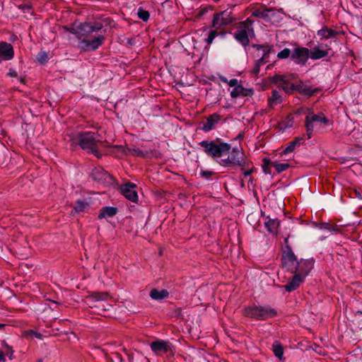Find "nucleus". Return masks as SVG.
Instances as JSON below:
<instances>
[{
	"instance_id": "41",
	"label": "nucleus",
	"mask_w": 362,
	"mask_h": 362,
	"mask_svg": "<svg viewBox=\"0 0 362 362\" xmlns=\"http://www.w3.org/2000/svg\"><path fill=\"white\" fill-rule=\"evenodd\" d=\"M264 64H265V62H263L262 59L256 60L255 66L251 71V73L255 76H257L259 73L260 66Z\"/></svg>"
},
{
	"instance_id": "22",
	"label": "nucleus",
	"mask_w": 362,
	"mask_h": 362,
	"mask_svg": "<svg viewBox=\"0 0 362 362\" xmlns=\"http://www.w3.org/2000/svg\"><path fill=\"white\" fill-rule=\"evenodd\" d=\"M118 209L115 206H104L100 210L98 218L103 219L107 217H113L117 214Z\"/></svg>"
},
{
	"instance_id": "55",
	"label": "nucleus",
	"mask_w": 362,
	"mask_h": 362,
	"mask_svg": "<svg viewBox=\"0 0 362 362\" xmlns=\"http://www.w3.org/2000/svg\"><path fill=\"white\" fill-rule=\"evenodd\" d=\"M221 81L223 82V83H228V80L227 78H224V77H221Z\"/></svg>"
},
{
	"instance_id": "23",
	"label": "nucleus",
	"mask_w": 362,
	"mask_h": 362,
	"mask_svg": "<svg viewBox=\"0 0 362 362\" xmlns=\"http://www.w3.org/2000/svg\"><path fill=\"white\" fill-rule=\"evenodd\" d=\"M328 54V50L321 49L319 47H315L310 50L309 57L313 60H317L327 57Z\"/></svg>"
},
{
	"instance_id": "17",
	"label": "nucleus",
	"mask_w": 362,
	"mask_h": 362,
	"mask_svg": "<svg viewBox=\"0 0 362 362\" xmlns=\"http://www.w3.org/2000/svg\"><path fill=\"white\" fill-rule=\"evenodd\" d=\"M13 46L6 42H0V59L10 60L13 58Z\"/></svg>"
},
{
	"instance_id": "52",
	"label": "nucleus",
	"mask_w": 362,
	"mask_h": 362,
	"mask_svg": "<svg viewBox=\"0 0 362 362\" xmlns=\"http://www.w3.org/2000/svg\"><path fill=\"white\" fill-rule=\"evenodd\" d=\"M355 193L356 194V196L360 199H362V193L359 192H357V191H355Z\"/></svg>"
},
{
	"instance_id": "25",
	"label": "nucleus",
	"mask_w": 362,
	"mask_h": 362,
	"mask_svg": "<svg viewBox=\"0 0 362 362\" xmlns=\"http://www.w3.org/2000/svg\"><path fill=\"white\" fill-rule=\"evenodd\" d=\"M338 35L337 30L329 28L327 26L323 27L322 29L317 31V35L320 37V39H329Z\"/></svg>"
},
{
	"instance_id": "35",
	"label": "nucleus",
	"mask_w": 362,
	"mask_h": 362,
	"mask_svg": "<svg viewBox=\"0 0 362 362\" xmlns=\"http://www.w3.org/2000/svg\"><path fill=\"white\" fill-rule=\"evenodd\" d=\"M272 8H267L263 10L257 9L252 12V16L265 19L269 17L268 13L272 11Z\"/></svg>"
},
{
	"instance_id": "15",
	"label": "nucleus",
	"mask_w": 362,
	"mask_h": 362,
	"mask_svg": "<svg viewBox=\"0 0 362 362\" xmlns=\"http://www.w3.org/2000/svg\"><path fill=\"white\" fill-rule=\"evenodd\" d=\"M252 47L254 48H256L257 50V57H259L258 59H262L263 62H268L269 60V56L271 52L272 51L273 46L264 44V45H257V44H252Z\"/></svg>"
},
{
	"instance_id": "32",
	"label": "nucleus",
	"mask_w": 362,
	"mask_h": 362,
	"mask_svg": "<svg viewBox=\"0 0 362 362\" xmlns=\"http://www.w3.org/2000/svg\"><path fill=\"white\" fill-rule=\"evenodd\" d=\"M226 33V30H222L221 29H216L214 28V30H211L209 31L207 38L205 40V41L207 42L208 45H210L212 43L214 38L221 35L223 36Z\"/></svg>"
},
{
	"instance_id": "53",
	"label": "nucleus",
	"mask_w": 362,
	"mask_h": 362,
	"mask_svg": "<svg viewBox=\"0 0 362 362\" xmlns=\"http://www.w3.org/2000/svg\"><path fill=\"white\" fill-rule=\"evenodd\" d=\"M22 8H23L30 9V8H31V6L28 5V4H26V5H24L23 7H22Z\"/></svg>"
},
{
	"instance_id": "36",
	"label": "nucleus",
	"mask_w": 362,
	"mask_h": 362,
	"mask_svg": "<svg viewBox=\"0 0 362 362\" xmlns=\"http://www.w3.org/2000/svg\"><path fill=\"white\" fill-rule=\"evenodd\" d=\"M314 122H312L309 118L307 117H305V126L306 128V134L308 136V139H310L311 136L313 134V130H314Z\"/></svg>"
},
{
	"instance_id": "44",
	"label": "nucleus",
	"mask_w": 362,
	"mask_h": 362,
	"mask_svg": "<svg viewBox=\"0 0 362 362\" xmlns=\"http://www.w3.org/2000/svg\"><path fill=\"white\" fill-rule=\"evenodd\" d=\"M37 60L41 64H44L47 60V54L45 52H41L37 55Z\"/></svg>"
},
{
	"instance_id": "54",
	"label": "nucleus",
	"mask_w": 362,
	"mask_h": 362,
	"mask_svg": "<svg viewBox=\"0 0 362 362\" xmlns=\"http://www.w3.org/2000/svg\"><path fill=\"white\" fill-rule=\"evenodd\" d=\"M320 225H321V227H320L321 228H326L327 224L322 223Z\"/></svg>"
},
{
	"instance_id": "26",
	"label": "nucleus",
	"mask_w": 362,
	"mask_h": 362,
	"mask_svg": "<svg viewBox=\"0 0 362 362\" xmlns=\"http://www.w3.org/2000/svg\"><path fill=\"white\" fill-rule=\"evenodd\" d=\"M128 151L131 155L142 158H151L154 156L152 150L142 151L139 148H128Z\"/></svg>"
},
{
	"instance_id": "57",
	"label": "nucleus",
	"mask_w": 362,
	"mask_h": 362,
	"mask_svg": "<svg viewBox=\"0 0 362 362\" xmlns=\"http://www.w3.org/2000/svg\"><path fill=\"white\" fill-rule=\"evenodd\" d=\"M37 362H42V359H39Z\"/></svg>"
},
{
	"instance_id": "12",
	"label": "nucleus",
	"mask_w": 362,
	"mask_h": 362,
	"mask_svg": "<svg viewBox=\"0 0 362 362\" xmlns=\"http://www.w3.org/2000/svg\"><path fill=\"white\" fill-rule=\"evenodd\" d=\"M136 185L128 182L120 186V192L124 197L129 201L136 203L138 201V194L136 191Z\"/></svg>"
},
{
	"instance_id": "2",
	"label": "nucleus",
	"mask_w": 362,
	"mask_h": 362,
	"mask_svg": "<svg viewBox=\"0 0 362 362\" xmlns=\"http://www.w3.org/2000/svg\"><path fill=\"white\" fill-rule=\"evenodd\" d=\"M98 134L92 132L78 133L70 140L71 146H79L81 149L88 153L93 154L98 158L102 157L99 152L98 144L100 141L97 138Z\"/></svg>"
},
{
	"instance_id": "40",
	"label": "nucleus",
	"mask_w": 362,
	"mask_h": 362,
	"mask_svg": "<svg viewBox=\"0 0 362 362\" xmlns=\"http://www.w3.org/2000/svg\"><path fill=\"white\" fill-rule=\"evenodd\" d=\"M272 165L275 168L277 173L285 171L290 167L288 163H277L276 162L273 163Z\"/></svg>"
},
{
	"instance_id": "8",
	"label": "nucleus",
	"mask_w": 362,
	"mask_h": 362,
	"mask_svg": "<svg viewBox=\"0 0 362 362\" xmlns=\"http://www.w3.org/2000/svg\"><path fill=\"white\" fill-rule=\"evenodd\" d=\"M103 28V25L100 23H95L91 25L88 23L81 24L77 29H71L70 32L81 39L83 36H88L93 32H97Z\"/></svg>"
},
{
	"instance_id": "4",
	"label": "nucleus",
	"mask_w": 362,
	"mask_h": 362,
	"mask_svg": "<svg viewBox=\"0 0 362 362\" xmlns=\"http://www.w3.org/2000/svg\"><path fill=\"white\" fill-rule=\"evenodd\" d=\"M243 315L247 317L257 320H266L277 315V311L269 306H257L255 305L245 307Z\"/></svg>"
},
{
	"instance_id": "50",
	"label": "nucleus",
	"mask_w": 362,
	"mask_h": 362,
	"mask_svg": "<svg viewBox=\"0 0 362 362\" xmlns=\"http://www.w3.org/2000/svg\"><path fill=\"white\" fill-rule=\"evenodd\" d=\"M253 172V168H251L248 170H246V171H244L243 172V175L245 177H247V176H250Z\"/></svg>"
},
{
	"instance_id": "56",
	"label": "nucleus",
	"mask_w": 362,
	"mask_h": 362,
	"mask_svg": "<svg viewBox=\"0 0 362 362\" xmlns=\"http://www.w3.org/2000/svg\"><path fill=\"white\" fill-rule=\"evenodd\" d=\"M5 326H6V325H5V324H1V323H0V329H1V328H3V327H4Z\"/></svg>"
},
{
	"instance_id": "48",
	"label": "nucleus",
	"mask_w": 362,
	"mask_h": 362,
	"mask_svg": "<svg viewBox=\"0 0 362 362\" xmlns=\"http://www.w3.org/2000/svg\"><path fill=\"white\" fill-rule=\"evenodd\" d=\"M129 362H148V360L146 358L141 357L136 359L132 358Z\"/></svg>"
},
{
	"instance_id": "13",
	"label": "nucleus",
	"mask_w": 362,
	"mask_h": 362,
	"mask_svg": "<svg viewBox=\"0 0 362 362\" xmlns=\"http://www.w3.org/2000/svg\"><path fill=\"white\" fill-rule=\"evenodd\" d=\"M310 49L306 47H298L291 53V59L298 64L305 65L309 58Z\"/></svg>"
},
{
	"instance_id": "18",
	"label": "nucleus",
	"mask_w": 362,
	"mask_h": 362,
	"mask_svg": "<svg viewBox=\"0 0 362 362\" xmlns=\"http://www.w3.org/2000/svg\"><path fill=\"white\" fill-rule=\"evenodd\" d=\"M221 119V116L218 113H214L209 115L206 117V121L203 123L202 129L205 132H208L214 129Z\"/></svg>"
},
{
	"instance_id": "3",
	"label": "nucleus",
	"mask_w": 362,
	"mask_h": 362,
	"mask_svg": "<svg viewBox=\"0 0 362 362\" xmlns=\"http://www.w3.org/2000/svg\"><path fill=\"white\" fill-rule=\"evenodd\" d=\"M199 145L204 148V153L214 160L221 159L225 154L229 153L231 148L230 144L223 142L218 138L211 141H202Z\"/></svg>"
},
{
	"instance_id": "24",
	"label": "nucleus",
	"mask_w": 362,
	"mask_h": 362,
	"mask_svg": "<svg viewBox=\"0 0 362 362\" xmlns=\"http://www.w3.org/2000/svg\"><path fill=\"white\" fill-rule=\"evenodd\" d=\"M304 138L302 137H296L293 141L288 143V146L281 153V155H286L289 153H291L294 151L296 147L299 146L301 144L303 143Z\"/></svg>"
},
{
	"instance_id": "58",
	"label": "nucleus",
	"mask_w": 362,
	"mask_h": 362,
	"mask_svg": "<svg viewBox=\"0 0 362 362\" xmlns=\"http://www.w3.org/2000/svg\"><path fill=\"white\" fill-rule=\"evenodd\" d=\"M12 353H13V351H11V352H8V354H12Z\"/></svg>"
},
{
	"instance_id": "47",
	"label": "nucleus",
	"mask_w": 362,
	"mask_h": 362,
	"mask_svg": "<svg viewBox=\"0 0 362 362\" xmlns=\"http://www.w3.org/2000/svg\"><path fill=\"white\" fill-rule=\"evenodd\" d=\"M173 314L177 317H180L182 315V310L180 308H176L173 310Z\"/></svg>"
},
{
	"instance_id": "1",
	"label": "nucleus",
	"mask_w": 362,
	"mask_h": 362,
	"mask_svg": "<svg viewBox=\"0 0 362 362\" xmlns=\"http://www.w3.org/2000/svg\"><path fill=\"white\" fill-rule=\"evenodd\" d=\"M282 266L288 271L305 279L310 272L314 266L313 259L298 260L291 247L288 245V238L284 239V247L281 255Z\"/></svg>"
},
{
	"instance_id": "29",
	"label": "nucleus",
	"mask_w": 362,
	"mask_h": 362,
	"mask_svg": "<svg viewBox=\"0 0 362 362\" xmlns=\"http://www.w3.org/2000/svg\"><path fill=\"white\" fill-rule=\"evenodd\" d=\"M169 296V292L166 289H163L161 291H158L156 288H153L150 291V297L153 300H163L164 298H168Z\"/></svg>"
},
{
	"instance_id": "9",
	"label": "nucleus",
	"mask_w": 362,
	"mask_h": 362,
	"mask_svg": "<svg viewBox=\"0 0 362 362\" xmlns=\"http://www.w3.org/2000/svg\"><path fill=\"white\" fill-rule=\"evenodd\" d=\"M105 37L98 35L93 40L83 39L79 42V47L84 51H94L101 46Z\"/></svg>"
},
{
	"instance_id": "5",
	"label": "nucleus",
	"mask_w": 362,
	"mask_h": 362,
	"mask_svg": "<svg viewBox=\"0 0 362 362\" xmlns=\"http://www.w3.org/2000/svg\"><path fill=\"white\" fill-rule=\"evenodd\" d=\"M228 156L227 158H221L218 163L223 167H233L235 165L242 167L247 166L248 163L245 158V154L243 151L239 150L238 148H233L231 151L228 153Z\"/></svg>"
},
{
	"instance_id": "51",
	"label": "nucleus",
	"mask_w": 362,
	"mask_h": 362,
	"mask_svg": "<svg viewBox=\"0 0 362 362\" xmlns=\"http://www.w3.org/2000/svg\"><path fill=\"white\" fill-rule=\"evenodd\" d=\"M4 354L2 351H0V362L4 361Z\"/></svg>"
},
{
	"instance_id": "34",
	"label": "nucleus",
	"mask_w": 362,
	"mask_h": 362,
	"mask_svg": "<svg viewBox=\"0 0 362 362\" xmlns=\"http://www.w3.org/2000/svg\"><path fill=\"white\" fill-rule=\"evenodd\" d=\"M309 118L312 122H320L321 124H327L328 123V119L323 115H308L306 116Z\"/></svg>"
},
{
	"instance_id": "59",
	"label": "nucleus",
	"mask_w": 362,
	"mask_h": 362,
	"mask_svg": "<svg viewBox=\"0 0 362 362\" xmlns=\"http://www.w3.org/2000/svg\"><path fill=\"white\" fill-rule=\"evenodd\" d=\"M12 353H13V351H11V352H8V354H12Z\"/></svg>"
},
{
	"instance_id": "49",
	"label": "nucleus",
	"mask_w": 362,
	"mask_h": 362,
	"mask_svg": "<svg viewBox=\"0 0 362 362\" xmlns=\"http://www.w3.org/2000/svg\"><path fill=\"white\" fill-rule=\"evenodd\" d=\"M8 75L11 77H16L17 76V72L14 69H10L9 72L8 73Z\"/></svg>"
},
{
	"instance_id": "14",
	"label": "nucleus",
	"mask_w": 362,
	"mask_h": 362,
	"mask_svg": "<svg viewBox=\"0 0 362 362\" xmlns=\"http://www.w3.org/2000/svg\"><path fill=\"white\" fill-rule=\"evenodd\" d=\"M110 298V295L107 292L93 291L86 298V303L90 308L96 307L95 303L98 301H105Z\"/></svg>"
},
{
	"instance_id": "16",
	"label": "nucleus",
	"mask_w": 362,
	"mask_h": 362,
	"mask_svg": "<svg viewBox=\"0 0 362 362\" xmlns=\"http://www.w3.org/2000/svg\"><path fill=\"white\" fill-rule=\"evenodd\" d=\"M297 91L300 94L311 97L316 93L321 91L319 88H311L309 86L305 84L302 81H300L298 83L294 84L293 92Z\"/></svg>"
},
{
	"instance_id": "33",
	"label": "nucleus",
	"mask_w": 362,
	"mask_h": 362,
	"mask_svg": "<svg viewBox=\"0 0 362 362\" xmlns=\"http://www.w3.org/2000/svg\"><path fill=\"white\" fill-rule=\"evenodd\" d=\"M272 350L275 356H276L280 360L283 359L284 348L278 341H275L274 342L272 345Z\"/></svg>"
},
{
	"instance_id": "45",
	"label": "nucleus",
	"mask_w": 362,
	"mask_h": 362,
	"mask_svg": "<svg viewBox=\"0 0 362 362\" xmlns=\"http://www.w3.org/2000/svg\"><path fill=\"white\" fill-rule=\"evenodd\" d=\"M214 174V172L209 170H202L200 173L202 177L209 179Z\"/></svg>"
},
{
	"instance_id": "6",
	"label": "nucleus",
	"mask_w": 362,
	"mask_h": 362,
	"mask_svg": "<svg viewBox=\"0 0 362 362\" xmlns=\"http://www.w3.org/2000/svg\"><path fill=\"white\" fill-rule=\"evenodd\" d=\"M295 78L294 74H275L268 78V81L282 89L287 94L293 93L294 83L292 81Z\"/></svg>"
},
{
	"instance_id": "21",
	"label": "nucleus",
	"mask_w": 362,
	"mask_h": 362,
	"mask_svg": "<svg viewBox=\"0 0 362 362\" xmlns=\"http://www.w3.org/2000/svg\"><path fill=\"white\" fill-rule=\"evenodd\" d=\"M250 33L245 31V30H238L234 34V37L243 46L246 47L250 43L248 35Z\"/></svg>"
},
{
	"instance_id": "46",
	"label": "nucleus",
	"mask_w": 362,
	"mask_h": 362,
	"mask_svg": "<svg viewBox=\"0 0 362 362\" xmlns=\"http://www.w3.org/2000/svg\"><path fill=\"white\" fill-rule=\"evenodd\" d=\"M238 79L236 78H232L230 79L228 82V84L230 86V87H234L235 88L236 86H238Z\"/></svg>"
},
{
	"instance_id": "31",
	"label": "nucleus",
	"mask_w": 362,
	"mask_h": 362,
	"mask_svg": "<svg viewBox=\"0 0 362 362\" xmlns=\"http://www.w3.org/2000/svg\"><path fill=\"white\" fill-rule=\"evenodd\" d=\"M254 21L250 18H247L245 21H241L238 23L237 29L238 30H245V31L249 32L250 33H254V29L252 28V24Z\"/></svg>"
},
{
	"instance_id": "27",
	"label": "nucleus",
	"mask_w": 362,
	"mask_h": 362,
	"mask_svg": "<svg viewBox=\"0 0 362 362\" xmlns=\"http://www.w3.org/2000/svg\"><path fill=\"white\" fill-rule=\"evenodd\" d=\"M89 209V203L78 199L76 202L75 206L74 207V210L71 211V214L74 215V214H78L81 212H85Z\"/></svg>"
},
{
	"instance_id": "10",
	"label": "nucleus",
	"mask_w": 362,
	"mask_h": 362,
	"mask_svg": "<svg viewBox=\"0 0 362 362\" xmlns=\"http://www.w3.org/2000/svg\"><path fill=\"white\" fill-rule=\"evenodd\" d=\"M91 177L95 181L102 184H111L114 180L113 177L100 167L93 169Z\"/></svg>"
},
{
	"instance_id": "28",
	"label": "nucleus",
	"mask_w": 362,
	"mask_h": 362,
	"mask_svg": "<svg viewBox=\"0 0 362 362\" xmlns=\"http://www.w3.org/2000/svg\"><path fill=\"white\" fill-rule=\"evenodd\" d=\"M268 220L265 221L264 224L267 230L271 233H276L280 225V222L277 218H267Z\"/></svg>"
},
{
	"instance_id": "20",
	"label": "nucleus",
	"mask_w": 362,
	"mask_h": 362,
	"mask_svg": "<svg viewBox=\"0 0 362 362\" xmlns=\"http://www.w3.org/2000/svg\"><path fill=\"white\" fill-rule=\"evenodd\" d=\"M253 94H254V90L252 88H245L241 85L236 86L230 92V96L233 98H236L239 96H243V97L252 96Z\"/></svg>"
},
{
	"instance_id": "39",
	"label": "nucleus",
	"mask_w": 362,
	"mask_h": 362,
	"mask_svg": "<svg viewBox=\"0 0 362 362\" xmlns=\"http://www.w3.org/2000/svg\"><path fill=\"white\" fill-rule=\"evenodd\" d=\"M137 14H138L139 18L144 22L148 21L149 19V17H150L149 12L148 11L143 9L142 8H139L138 9Z\"/></svg>"
},
{
	"instance_id": "43",
	"label": "nucleus",
	"mask_w": 362,
	"mask_h": 362,
	"mask_svg": "<svg viewBox=\"0 0 362 362\" xmlns=\"http://www.w3.org/2000/svg\"><path fill=\"white\" fill-rule=\"evenodd\" d=\"M24 335L25 337H28L29 335L30 336H35V337L40 339H42V334L40 332H35L34 330L33 329H30V330H28V331H25L24 332Z\"/></svg>"
},
{
	"instance_id": "42",
	"label": "nucleus",
	"mask_w": 362,
	"mask_h": 362,
	"mask_svg": "<svg viewBox=\"0 0 362 362\" xmlns=\"http://www.w3.org/2000/svg\"><path fill=\"white\" fill-rule=\"evenodd\" d=\"M291 56V50L288 48H285L277 54L279 59H287L289 56Z\"/></svg>"
},
{
	"instance_id": "19",
	"label": "nucleus",
	"mask_w": 362,
	"mask_h": 362,
	"mask_svg": "<svg viewBox=\"0 0 362 362\" xmlns=\"http://www.w3.org/2000/svg\"><path fill=\"white\" fill-rule=\"evenodd\" d=\"M305 279L294 274L293 277L284 286L285 290L288 292H291L296 290L300 285L304 281Z\"/></svg>"
},
{
	"instance_id": "7",
	"label": "nucleus",
	"mask_w": 362,
	"mask_h": 362,
	"mask_svg": "<svg viewBox=\"0 0 362 362\" xmlns=\"http://www.w3.org/2000/svg\"><path fill=\"white\" fill-rule=\"evenodd\" d=\"M235 21V18L233 15V13L225 10L214 14L211 28L226 30L225 27L233 25Z\"/></svg>"
},
{
	"instance_id": "11",
	"label": "nucleus",
	"mask_w": 362,
	"mask_h": 362,
	"mask_svg": "<svg viewBox=\"0 0 362 362\" xmlns=\"http://www.w3.org/2000/svg\"><path fill=\"white\" fill-rule=\"evenodd\" d=\"M151 350L157 355L160 354H173V345L168 341L156 340L150 344Z\"/></svg>"
},
{
	"instance_id": "37",
	"label": "nucleus",
	"mask_w": 362,
	"mask_h": 362,
	"mask_svg": "<svg viewBox=\"0 0 362 362\" xmlns=\"http://www.w3.org/2000/svg\"><path fill=\"white\" fill-rule=\"evenodd\" d=\"M107 362H124L121 354L117 352L111 353L107 356Z\"/></svg>"
},
{
	"instance_id": "38",
	"label": "nucleus",
	"mask_w": 362,
	"mask_h": 362,
	"mask_svg": "<svg viewBox=\"0 0 362 362\" xmlns=\"http://www.w3.org/2000/svg\"><path fill=\"white\" fill-rule=\"evenodd\" d=\"M262 170L265 174H271V165H272L273 163L270 161V160L267 158H264L262 159Z\"/></svg>"
},
{
	"instance_id": "30",
	"label": "nucleus",
	"mask_w": 362,
	"mask_h": 362,
	"mask_svg": "<svg viewBox=\"0 0 362 362\" xmlns=\"http://www.w3.org/2000/svg\"><path fill=\"white\" fill-rule=\"evenodd\" d=\"M282 102V98L279 93L276 90L272 91V96L268 98V105L271 108L274 105L280 104Z\"/></svg>"
}]
</instances>
